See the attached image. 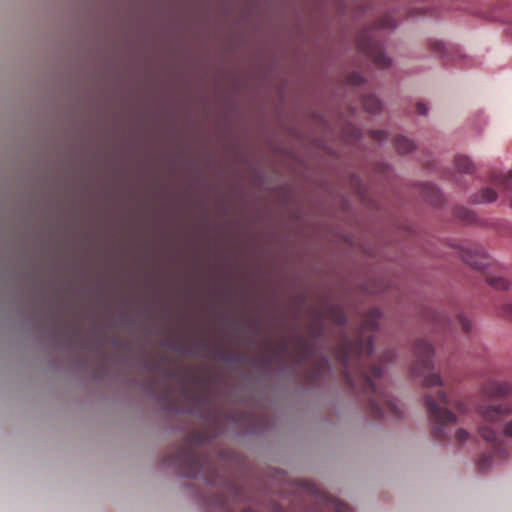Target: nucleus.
Instances as JSON below:
<instances>
[{"instance_id":"obj_7","label":"nucleus","mask_w":512,"mask_h":512,"mask_svg":"<svg viewBox=\"0 0 512 512\" xmlns=\"http://www.w3.org/2000/svg\"><path fill=\"white\" fill-rule=\"evenodd\" d=\"M480 394L484 398L498 399L512 395V382L506 380L487 379L480 387Z\"/></svg>"},{"instance_id":"obj_14","label":"nucleus","mask_w":512,"mask_h":512,"mask_svg":"<svg viewBox=\"0 0 512 512\" xmlns=\"http://www.w3.org/2000/svg\"><path fill=\"white\" fill-rule=\"evenodd\" d=\"M497 193L492 188H485L480 194L475 195L474 202L476 203H490L496 200Z\"/></svg>"},{"instance_id":"obj_12","label":"nucleus","mask_w":512,"mask_h":512,"mask_svg":"<svg viewBox=\"0 0 512 512\" xmlns=\"http://www.w3.org/2000/svg\"><path fill=\"white\" fill-rule=\"evenodd\" d=\"M394 145L396 150L401 154H406L414 150L415 144L412 140L404 137V136H397L394 139Z\"/></svg>"},{"instance_id":"obj_23","label":"nucleus","mask_w":512,"mask_h":512,"mask_svg":"<svg viewBox=\"0 0 512 512\" xmlns=\"http://www.w3.org/2000/svg\"><path fill=\"white\" fill-rule=\"evenodd\" d=\"M333 319L338 325H344L346 323V316L342 310L333 312Z\"/></svg>"},{"instance_id":"obj_11","label":"nucleus","mask_w":512,"mask_h":512,"mask_svg":"<svg viewBox=\"0 0 512 512\" xmlns=\"http://www.w3.org/2000/svg\"><path fill=\"white\" fill-rule=\"evenodd\" d=\"M361 102L363 108L369 113H376L382 108L380 100L372 94L363 95Z\"/></svg>"},{"instance_id":"obj_18","label":"nucleus","mask_w":512,"mask_h":512,"mask_svg":"<svg viewBox=\"0 0 512 512\" xmlns=\"http://www.w3.org/2000/svg\"><path fill=\"white\" fill-rule=\"evenodd\" d=\"M489 285L498 290H507L510 283L503 277H490L487 279Z\"/></svg>"},{"instance_id":"obj_28","label":"nucleus","mask_w":512,"mask_h":512,"mask_svg":"<svg viewBox=\"0 0 512 512\" xmlns=\"http://www.w3.org/2000/svg\"><path fill=\"white\" fill-rule=\"evenodd\" d=\"M394 356V353L392 351H388L383 355V358L385 361L391 360Z\"/></svg>"},{"instance_id":"obj_10","label":"nucleus","mask_w":512,"mask_h":512,"mask_svg":"<svg viewBox=\"0 0 512 512\" xmlns=\"http://www.w3.org/2000/svg\"><path fill=\"white\" fill-rule=\"evenodd\" d=\"M315 355V347L302 335L296 336V361L299 364L308 362L313 359Z\"/></svg>"},{"instance_id":"obj_30","label":"nucleus","mask_w":512,"mask_h":512,"mask_svg":"<svg viewBox=\"0 0 512 512\" xmlns=\"http://www.w3.org/2000/svg\"><path fill=\"white\" fill-rule=\"evenodd\" d=\"M274 512H284V510L279 505H275L274 506Z\"/></svg>"},{"instance_id":"obj_1","label":"nucleus","mask_w":512,"mask_h":512,"mask_svg":"<svg viewBox=\"0 0 512 512\" xmlns=\"http://www.w3.org/2000/svg\"><path fill=\"white\" fill-rule=\"evenodd\" d=\"M380 317V310L371 308L362 320L357 337L351 339L344 336L334 354L343 367L346 382L365 397L374 417H399L400 411L394 399L386 388L376 382L383 375L382 367L376 364L368 366L366 363V359L373 352L372 338L368 334L377 329Z\"/></svg>"},{"instance_id":"obj_3","label":"nucleus","mask_w":512,"mask_h":512,"mask_svg":"<svg viewBox=\"0 0 512 512\" xmlns=\"http://www.w3.org/2000/svg\"><path fill=\"white\" fill-rule=\"evenodd\" d=\"M204 442V436L200 432H192L169 462L176 465L185 477H203L211 482L214 467L210 456L202 451Z\"/></svg>"},{"instance_id":"obj_17","label":"nucleus","mask_w":512,"mask_h":512,"mask_svg":"<svg viewBox=\"0 0 512 512\" xmlns=\"http://www.w3.org/2000/svg\"><path fill=\"white\" fill-rule=\"evenodd\" d=\"M396 26L394 18L390 14L382 16L374 26L375 30L391 29Z\"/></svg>"},{"instance_id":"obj_15","label":"nucleus","mask_w":512,"mask_h":512,"mask_svg":"<svg viewBox=\"0 0 512 512\" xmlns=\"http://www.w3.org/2000/svg\"><path fill=\"white\" fill-rule=\"evenodd\" d=\"M327 365H328V361L325 357H323L322 359L317 361L314 364L313 371L309 374L310 381H315L317 378H319L322 375V373L325 371V369L327 368Z\"/></svg>"},{"instance_id":"obj_31","label":"nucleus","mask_w":512,"mask_h":512,"mask_svg":"<svg viewBox=\"0 0 512 512\" xmlns=\"http://www.w3.org/2000/svg\"><path fill=\"white\" fill-rule=\"evenodd\" d=\"M353 133H354L355 138H358L360 136V132L357 129H355Z\"/></svg>"},{"instance_id":"obj_2","label":"nucleus","mask_w":512,"mask_h":512,"mask_svg":"<svg viewBox=\"0 0 512 512\" xmlns=\"http://www.w3.org/2000/svg\"><path fill=\"white\" fill-rule=\"evenodd\" d=\"M480 419L477 427L479 436L491 444L492 452L483 454L478 460V467L485 470L495 460H502L509 454L507 440H512V419L501 425L502 420L512 415V402L490 403L483 401L475 406Z\"/></svg>"},{"instance_id":"obj_25","label":"nucleus","mask_w":512,"mask_h":512,"mask_svg":"<svg viewBox=\"0 0 512 512\" xmlns=\"http://www.w3.org/2000/svg\"><path fill=\"white\" fill-rule=\"evenodd\" d=\"M217 505L220 506L222 512H234L230 508L227 507L226 501L222 498L217 500ZM242 512H254L251 508H245Z\"/></svg>"},{"instance_id":"obj_4","label":"nucleus","mask_w":512,"mask_h":512,"mask_svg":"<svg viewBox=\"0 0 512 512\" xmlns=\"http://www.w3.org/2000/svg\"><path fill=\"white\" fill-rule=\"evenodd\" d=\"M424 398L434 437L438 440L450 439V426L456 423L457 417L449 408L464 415L469 410L467 404L459 398H450L441 390L435 396L427 393Z\"/></svg>"},{"instance_id":"obj_16","label":"nucleus","mask_w":512,"mask_h":512,"mask_svg":"<svg viewBox=\"0 0 512 512\" xmlns=\"http://www.w3.org/2000/svg\"><path fill=\"white\" fill-rule=\"evenodd\" d=\"M454 214L465 223H472L475 220L474 213L466 207H457Z\"/></svg>"},{"instance_id":"obj_9","label":"nucleus","mask_w":512,"mask_h":512,"mask_svg":"<svg viewBox=\"0 0 512 512\" xmlns=\"http://www.w3.org/2000/svg\"><path fill=\"white\" fill-rule=\"evenodd\" d=\"M461 258L475 269H484L488 265V256L483 248L469 244L461 249Z\"/></svg>"},{"instance_id":"obj_20","label":"nucleus","mask_w":512,"mask_h":512,"mask_svg":"<svg viewBox=\"0 0 512 512\" xmlns=\"http://www.w3.org/2000/svg\"><path fill=\"white\" fill-rule=\"evenodd\" d=\"M470 438V433L463 429L459 428L454 433V440L457 444H462L463 442L467 441Z\"/></svg>"},{"instance_id":"obj_24","label":"nucleus","mask_w":512,"mask_h":512,"mask_svg":"<svg viewBox=\"0 0 512 512\" xmlns=\"http://www.w3.org/2000/svg\"><path fill=\"white\" fill-rule=\"evenodd\" d=\"M458 322L459 324L461 325L462 327V330L464 332H469L470 329H471V322L469 319H467L465 316L463 315H459L458 317Z\"/></svg>"},{"instance_id":"obj_27","label":"nucleus","mask_w":512,"mask_h":512,"mask_svg":"<svg viewBox=\"0 0 512 512\" xmlns=\"http://www.w3.org/2000/svg\"><path fill=\"white\" fill-rule=\"evenodd\" d=\"M427 107L424 103L422 102H419L417 103L416 105V112L419 114V115H426L427 114Z\"/></svg>"},{"instance_id":"obj_22","label":"nucleus","mask_w":512,"mask_h":512,"mask_svg":"<svg viewBox=\"0 0 512 512\" xmlns=\"http://www.w3.org/2000/svg\"><path fill=\"white\" fill-rule=\"evenodd\" d=\"M430 46L431 49L438 54L446 50L445 44L442 41L434 40L430 43Z\"/></svg>"},{"instance_id":"obj_8","label":"nucleus","mask_w":512,"mask_h":512,"mask_svg":"<svg viewBox=\"0 0 512 512\" xmlns=\"http://www.w3.org/2000/svg\"><path fill=\"white\" fill-rule=\"evenodd\" d=\"M315 494V512H350V508L337 498L327 494L320 493L316 487L311 488Z\"/></svg>"},{"instance_id":"obj_6","label":"nucleus","mask_w":512,"mask_h":512,"mask_svg":"<svg viewBox=\"0 0 512 512\" xmlns=\"http://www.w3.org/2000/svg\"><path fill=\"white\" fill-rule=\"evenodd\" d=\"M414 354L416 363L412 370L415 375H422L433 369L432 356L434 354L433 347L425 340L419 339L414 344Z\"/></svg>"},{"instance_id":"obj_32","label":"nucleus","mask_w":512,"mask_h":512,"mask_svg":"<svg viewBox=\"0 0 512 512\" xmlns=\"http://www.w3.org/2000/svg\"><path fill=\"white\" fill-rule=\"evenodd\" d=\"M282 349H283V350H285V349H286V344H285V343H283V344H282Z\"/></svg>"},{"instance_id":"obj_21","label":"nucleus","mask_w":512,"mask_h":512,"mask_svg":"<svg viewBox=\"0 0 512 512\" xmlns=\"http://www.w3.org/2000/svg\"><path fill=\"white\" fill-rule=\"evenodd\" d=\"M364 82V78L359 73L355 72L349 75L348 83L354 86H359Z\"/></svg>"},{"instance_id":"obj_13","label":"nucleus","mask_w":512,"mask_h":512,"mask_svg":"<svg viewBox=\"0 0 512 512\" xmlns=\"http://www.w3.org/2000/svg\"><path fill=\"white\" fill-rule=\"evenodd\" d=\"M455 167L458 172L470 174L474 171V164L466 156H456Z\"/></svg>"},{"instance_id":"obj_19","label":"nucleus","mask_w":512,"mask_h":512,"mask_svg":"<svg viewBox=\"0 0 512 512\" xmlns=\"http://www.w3.org/2000/svg\"><path fill=\"white\" fill-rule=\"evenodd\" d=\"M423 384L426 388L434 386H443V381L438 374H429L424 378Z\"/></svg>"},{"instance_id":"obj_29","label":"nucleus","mask_w":512,"mask_h":512,"mask_svg":"<svg viewBox=\"0 0 512 512\" xmlns=\"http://www.w3.org/2000/svg\"><path fill=\"white\" fill-rule=\"evenodd\" d=\"M429 188L432 191V196L431 197H433V196L436 197L438 195V190L434 186H432V185H429Z\"/></svg>"},{"instance_id":"obj_5","label":"nucleus","mask_w":512,"mask_h":512,"mask_svg":"<svg viewBox=\"0 0 512 512\" xmlns=\"http://www.w3.org/2000/svg\"><path fill=\"white\" fill-rule=\"evenodd\" d=\"M357 47L365 53L380 68H387L391 60L383 53V48L373 31L367 30L361 33L357 40Z\"/></svg>"},{"instance_id":"obj_26","label":"nucleus","mask_w":512,"mask_h":512,"mask_svg":"<svg viewBox=\"0 0 512 512\" xmlns=\"http://www.w3.org/2000/svg\"><path fill=\"white\" fill-rule=\"evenodd\" d=\"M371 137L374 140L383 141L387 138V133H386V131H383V130H373L371 132Z\"/></svg>"}]
</instances>
